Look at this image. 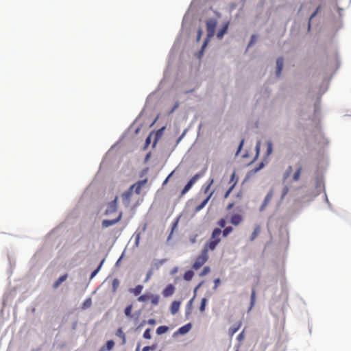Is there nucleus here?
Masks as SVG:
<instances>
[{"label":"nucleus","instance_id":"nucleus-1","mask_svg":"<svg viewBox=\"0 0 351 351\" xmlns=\"http://www.w3.org/2000/svg\"><path fill=\"white\" fill-rule=\"evenodd\" d=\"M221 230L219 228H215L212 232L208 241L205 244L204 249L213 251L221 241Z\"/></svg>","mask_w":351,"mask_h":351},{"label":"nucleus","instance_id":"nucleus-2","mask_svg":"<svg viewBox=\"0 0 351 351\" xmlns=\"http://www.w3.org/2000/svg\"><path fill=\"white\" fill-rule=\"evenodd\" d=\"M217 21L215 19H210L206 21L207 37L202 45V51H203L205 49L210 39L214 36Z\"/></svg>","mask_w":351,"mask_h":351},{"label":"nucleus","instance_id":"nucleus-3","mask_svg":"<svg viewBox=\"0 0 351 351\" xmlns=\"http://www.w3.org/2000/svg\"><path fill=\"white\" fill-rule=\"evenodd\" d=\"M208 252L207 250H202L201 254L196 258L193 265V269L197 270L204 265L208 259Z\"/></svg>","mask_w":351,"mask_h":351},{"label":"nucleus","instance_id":"nucleus-4","mask_svg":"<svg viewBox=\"0 0 351 351\" xmlns=\"http://www.w3.org/2000/svg\"><path fill=\"white\" fill-rule=\"evenodd\" d=\"M118 199V196H116L112 201L107 204V208L105 210L106 215H110L117 211Z\"/></svg>","mask_w":351,"mask_h":351},{"label":"nucleus","instance_id":"nucleus-5","mask_svg":"<svg viewBox=\"0 0 351 351\" xmlns=\"http://www.w3.org/2000/svg\"><path fill=\"white\" fill-rule=\"evenodd\" d=\"M123 217V212H119L117 218L114 219H104L101 222V226L104 228H106L109 226H114L121 221Z\"/></svg>","mask_w":351,"mask_h":351},{"label":"nucleus","instance_id":"nucleus-6","mask_svg":"<svg viewBox=\"0 0 351 351\" xmlns=\"http://www.w3.org/2000/svg\"><path fill=\"white\" fill-rule=\"evenodd\" d=\"M147 179L145 178L144 180H139V181L136 182V183L132 184L130 186V188L132 189V191H134L136 194L139 195L141 192L142 188L143 186H145V185L147 184Z\"/></svg>","mask_w":351,"mask_h":351},{"label":"nucleus","instance_id":"nucleus-7","mask_svg":"<svg viewBox=\"0 0 351 351\" xmlns=\"http://www.w3.org/2000/svg\"><path fill=\"white\" fill-rule=\"evenodd\" d=\"M133 191L130 187L128 190L125 191L121 195V198L123 204L127 207L130 205L131 197L132 196Z\"/></svg>","mask_w":351,"mask_h":351},{"label":"nucleus","instance_id":"nucleus-8","mask_svg":"<svg viewBox=\"0 0 351 351\" xmlns=\"http://www.w3.org/2000/svg\"><path fill=\"white\" fill-rule=\"evenodd\" d=\"M200 175L199 174H195L192 178L188 182V183L185 185L184 189H182L181 193L182 195L185 194L186 192H188L192 186L194 184V183L199 178Z\"/></svg>","mask_w":351,"mask_h":351},{"label":"nucleus","instance_id":"nucleus-9","mask_svg":"<svg viewBox=\"0 0 351 351\" xmlns=\"http://www.w3.org/2000/svg\"><path fill=\"white\" fill-rule=\"evenodd\" d=\"M175 291V287L173 285L170 284L167 285L162 291V295L164 297H169L173 294Z\"/></svg>","mask_w":351,"mask_h":351},{"label":"nucleus","instance_id":"nucleus-10","mask_svg":"<svg viewBox=\"0 0 351 351\" xmlns=\"http://www.w3.org/2000/svg\"><path fill=\"white\" fill-rule=\"evenodd\" d=\"M283 64H284V59L283 58L280 57L278 58L276 60V75L277 77H280L282 68H283Z\"/></svg>","mask_w":351,"mask_h":351},{"label":"nucleus","instance_id":"nucleus-11","mask_svg":"<svg viewBox=\"0 0 351 351\" xmlns=\"http://www.w3.org/2000/svg\"><path fill=\"white\" fill-rule=\"evenodd\" d=\"M243 221V217L239 214H234L232 215L230 222L234 226L239 225Z\"/></svg>","mask_w":351,"mask_h":351},{"label":"nucleus","instance_id":"nucleus-12","mask_svg":"<svg viewBox=\"0 0 351 351\" xmlns=\"http://www.w3.org/2000/svg\"><path fill=\"white\" fill-rule=\"evenodd\" d=\"M214 191H212L210 192L208 195L207 197H206V199L199 204L197 206H196L195 208V211H199L200 210H202L208 203V202L209 201V199H210L211 196L213 195Z\"/></svg>","mask_w":351,"mask_h":351},{"label":"nucleus","instance_id":"nucleus-13","mask_svg":"<svg viewBox=\"0 0 351 351\" xmlns=\"http://www.w3.org/2000/svg\"><path fill=\"white\" fill-rule=\"evenodd\" d=\"M116 336H117L118 337H119L121 339V345L123 346L126 343V337H125V333L123 332V330L121 328H119L117 329V330L116 331V333H115Z\"/></svg>","mask_w":351,"mask_h":351},{"label":"nucleus","instance_id":"nucleus-14","mask_svg":"<svg viewBox=\"0 0 351 351\" xmlns=\"http://www.w3.org/2000/svg\"><path fill=\"white\" fill-rule=\"evenodd\" d=\"M272 197H273V191H270L265 196L263 203L261 206V210H263L267 206L268 203L271 201Z\"/></svg>","mask_w":351,"mask_h":351},{"label":"nucleus","instance_id":"nucleus-15","mask_svg":"<svg viewBox=\"0 0 351 351\" xmlns=\"http://www.w3.org/2000/svg\"><path fill=\"white\" fill-rule=\"evenodd\" d=\"M143 289V286L141 285H138L136 286L134 288L130 289L129 292L137 296L142 292Z\"/></svg>","mask_w":351,"mask_h":351},{"label":"nucleus","instance_id":"nucleus-16","mask_svg":"<svg viewBox=\"0 0 351 351\" xmlns=\"http://www.w3.org/2000/svg\"><path fill=\"white\" fill-rule=\"evenodd\" d=\"M180 306V302L173 301L171 305V313L173 315H175L176 313H177L179 311Z\"/></svg>","mask_w":351,"mask_h":351},{"label":"nucleus","instance_id":"nucleus-17","mask_svg":"<svg viewBox=\"0 0 351 351\" xmlns=\"http://www.w3.org/2000/svg\"><path fill=\"white\" fill-rule=\"evenodd\" d=\"M68 275L64 274L61 276L53 285V289H57L64 281L66 280Z\"/></svg>","mask_w":351,"mask_h":351},{"label":"nucleus","instance_id":"nucleus-18","mask_svg":"<svg viewBox=\"0 0 351 351\" xmlns=\"http://www.w3.org/2000/svg\"><path fill=\"white\" fill-rule=\"evenodd\" d=\"M228 28V23H226L223 25L222 28L217 32V37L219 39H221L224 34L226 33Z\"/></svg>","mask_w":351,"mask_h":351},{"label":"nucleus","instance_id":"nucleus-19","mask_svg":"<svg viewBox=\"0 0 351 351\" xmlns=\"http://www.w3.org/2000/svg\"><path fill=\"white\" fill-rule=\"evenodd\" d=\"M261 232V227L259 225H257L255 228H254V230L250 237V241H253L257 237L258 235L260 234Z\"/></svg>","mask_w":351,"mask_h":351},{"label":"nucleus","instance_id":"nucleus-20","mask_svg":"<svg viewBox=\"0 0 351 351\" xmlns=\"http://www.w3.org/2000/svg\"><path fill=\"white\" fill-rule=\"evenodd\" d=\"M302 170V166L300 165H299L296 171L294 173V174L293 176L292 179L293 181L296 182V181L299 180Z\"/></svg>","mask_w":351,"mask_h":351},{"label":"nucleus","instance_id":"nucleus-21","mask_svg":"<svg viewBox=\"0 0 351 351\" xmlns=\"http://www.w3.org/2000/svg\"><path fill=\"white\" fill-rule=\"evenodd\" d=\"M241 326V322L239 323L237 325H234L233 326H232L229 329V333L230 334V335H233L234 334H235L239 330Z\"/></svg>","mask_w":351,"mask_h":351},{"label":"nucleus","instance_id":"nucleus-22","mask_svg":"<svg viewBox=\"0 0 351 351\" xmlns=\"http://www.w3.org/2000/svg\"><path fill=\"white\" fill-rule=\"evenodd\" d=\"M119 285H120V282H119V279L114 278L112 280V291L113 293H115L117 291L118 287H119Z\"/></svg>","mask_w":351,"mask_h":351},{"label":"nucleus","instance_id":"nucleus-23","mask_svg":"<svg viewBox=\"0 0 351 351\" xmlns=\"http://www.w3.org/2000/svg\"><path fill=\"white\" fill-rule=\"evenodd\" d=\"M149 298L151 299L152 304L154 305H157L160 300V296L158 295L150 294Z\"/></svg>","mask_w":351,"mask_h":351},{"label":"nucleus","instance_id":"nucleus-24","mask_svg":"<svg viewBox=\"0 0 351 351\" xmlns=\"http://www.w3.org/2000/svg\"><path fill=\"white\" fill-rule=\"evenodd\" d=\"M132 308H133V306L132 304H130L125 307V308L124 310V313H125V316H127L128 317H132Z\"/></svg>","mask_w":351,"mask_h":351},{"label":"nucleus","instance_id":"nucleus-25","mask_svg":"<svg viewBox=\"0 0 351 351\" xmlns=\"http://www.w3.org/2000/svg\"><path fill=\"white\" fill-rule=\"evenodd\" d=\"M168 330V327L166 326H159L158 327V328L156 329V333L158 335H162L165 332H167Z\"/></svg>","mask_w":351,"mask_h":351},{"label":"nucleus","instance_id":"nucleus-26","mask_svg":"<svg viewBox=\"0 0 351 351\" xmlns=\"http://www.w3.org/2000/svg\"><path fill=\"white\" fill-rule=\"evenodd\" d=\"M114 346V342L113 340H108L106 345L104 346L106 348V351H110L111 350Z\"/></svg>","mask_w":351,"mask_h":351},{"label":"nucleus","instance_id":"nucleus-27","mask_svg":"<svg viewBox=\"0 0 351 351\" xmlns=\"http://www.w3.org/2000/svg\"><path fill=\"white\" fill-rule=\"evenodd\" d=\"M193 275H194L193 271L189 270L184 273V279L185 280L189 281L193 278Z\"/></svg>","mask_w":351,"mask_h":351},{"label":"nucleus","instance_id":"nucleus-28","mask_svg":"<svg viewBox=\"0 0 351 351\" xmlns=\"http://www.w3.org/2000/svg\"><path fill=\"white\" fill-rule=\"evenodd\" d=\"M292 172V167L289 166L283 174V180L285 181Z\"/></svg>","mask_w":351,"mask_h":351},{"label":"nucleus","instance_id":"nucleus-29","mask_svg":"<svg viewBox=\"0 0 351 351\" xmlns=\"http://www.w3.org/2000/svg\"><path fill=\"white\" fill-rule=\"evenodd\" d=\"M207 301H208L207 299L205 298L202 299L200 306H199V311L201 312H204L205 311Z\"/></svg>","mask_w":351,"mask_h":351},{"label":"nucleus","instance_id":"nucleus-30","mask_svg":"<svg viewBox=\"0 0 351 351\" xmlns=\"http://www.w3.org/2000/svg\"><path fill=\"white\" fill-rule=\"evenodd\" d=\"M272 143L271 141H269L267 142V155L269 156L271 154L273 149H272Z\"/></svg>","mask_w":351,"mask_h":351},{"label":"nucleus","instance_id":"nucleus-31","mask_svg":"<svg viewBox=\"0 0 351 351\" xmlns=\"http://www.w3.org/2000/svg\"><path fill=\"white\" fill-rule=\"evenodd\" d=\"M233 230L231 226L226 227L223 232L221 231V233L223 234V236L224 237H227L230 232H232Z\"/></svg>","mask_w":351,"mask_h":351},{"label":"nucleus","instance_id":"nucleus-32","mask_svg":"<svg viewBox=\"0 0 351 351\" xmlns=\"http://www.w3.org/2000/svg\"><path fill=\"white\" fill-rule=\"evenodd\" d=\"M150 294H143L138 298V302H146L149 299Z\"/></svg>","mask_w":351,"mask_h":351},{"label":"nucleus","instance_id":"nucleus-33","mask_svg":"<svg viewBox=\"0 0 351 351\" xmlns=\"http://www.w3.org/2000/svg\"><path fill=\"white\" fill-rule=\"evenodd\" d=\"M190 328H191V325L190 324H187V325H185V326L181 327L179 329V331H180V333L184 334V333L187 332L189 330Z\"/></svg>","mask_w":351,"mask_h":351},{"label":"nucleus","instance_id":"nucleus-34","mask_svg":"<svg viewBox=\"0 0 351 351\" xmlns=\"http://www.w3.org/2000/svg\"><path fill=\"white\" fill-rule=\"evenodd\" d=\"M255 300H256V291L255 290L253 289L252 291V294H251V308L253 307V306L254 305V303H255Z\"/></svg>","mask_w":351,"mask_h":351},{"label":"nucleus","instance_id":"nucleus-35","mask_svg":"<svg viewBox=\"0 0 351 351\" xmlns=\"http://www.w3.org/2000/svg\"><path fill=\"white\" fill-rule=\"evenodd\" d=\"M92 304V300L90 298H87L83 303V308H89Z\"/></svg>","mask_w":351,"mask_h":351},{"label":"nucleus","instance_id":"nucleus-36","mask_svg":"<svg viewBox=\"0 0 351 351\" xmlns=\"http://www.w3.org/2000/svg\"><path fill=\"white\" fill-rule=\"evenodd\" d=\"M213 182H214L213 179H210L209 180V183L208 184V185L204 189V193L205 194L208 193L209 189L210 188V186L213 184Z\"/></svg>","mask_w":351,"mask_h":351},{"label":"nucleus","instance_id":"nucleus-37","mask_svg":"<svg viewBox=\"0 0 351 351\" xmlns=\"http://www.w3.org/2000/svg\"><path fill=\"white\" fill-rule=\"evenodd\" d=\"M143 337L147 339H151V330L149 328H147L145 330L143 333Z\"/></svg>","mask_w":351,"mask_h":351},{"label":"nucleus","instance_id":"nucleus-38","mask_svg":"<svg viewBox=\"0 0 351 351\" xmlns=\"http://www.w3.org/2000/svg\"><path fill=\"white\" fill-rule=\"evenodd\" d=\"M210 272V268L208 267H204L203 270L200 273L201 276L207 275Z\"/></svg>","mask_w":351,"mask_h":351},{"label":"nucleus","instance_id":"nucleus-39","mask_svg":"<svg viewBox=\"0 0 351 351\" xmlns=\"http://www.w3.org/2000/svg\"><path fill=\"white\" fill-rule=\"evenodd\" d=\"M102 263H103V261L100 263L99 267L92 272L91 276H90L91 278H93L97 274V272L99 271V269H100V268L101 267Z\"/></svg>","mask_w":351,"mask_h":351},{"label":"nucleus","instance_id":"nucleus-40","mask_svg":"<svg viewBox=\"0 0 351 351\" xmlns=\"http://www.w3.org/2000/svg\"><path fill=\"white\" fill-rule=\"evenodd\" d=\"M289 190V187L287 186H285L283 188L282 192V196H281L282 198L285 197V196L288 193Z\"/></svg>","mask_w":351,"mask_h":351},{"label":"nucleus","instance_id":"nucleus-41","mask_svg":"<svg viewBox=\"0 0 351 351\" xmlns=\"http://www.w3.org/2000/svg\"><path fill=\"white\" fill-rule=\"evenodd\" d=\"M202 35V28H199L197 30V41L199 42L201 39Z\"/></svg>","mask_w":351,"mask_h":351},{"label":"nucleus","instance_id":"nucleus-42","mask_svg":"<svg viewBox=\"0 0 351 351\" xmlns=\"http://www.w3.org/2000/svg\"><path fill=\"white\" fill-rule=\"evenodd\" d=\"M226 220L224 219H221L219 221H218V225L221 227V228H224L226 226Z\"/></svg>","mask_w":351,"mask_h":351},{"label":"nucleus","instance_id":"nucleus-43","mask_svg":"<svg viewBox=\"0 0 351 351\" xmlns=\"http://www.w3.org/2000/svg\"><path fill=\"white\" fill-rule=\"evenodd\" d=\"M179 106V102L178 101H176L173 107V108L171 109V110L169 112V114H171L173 113L176 109H177Z\"/></svg>","mask_w":351,"mask_h":351},{"label":"nucleus","instance_id":"nucleus-44","mask_svg":"<svg viewBox=\"0 0 351 351\" xmlns=\"http://www.w3.org/2000/svg\"><path fill=\"white\" fill-rule=\"evenodd\" d=\"M234 186V184H233L226 193L225 195H224V197L226 198L228 197V195H230V193H231V191H232L233 188Z\"/></svg>","mask_w":351,"mask_h":351},{"label":"nucleus","instance_id":"nucleus-45","mask_svg":"<svg viewBox=\"0 0 351 351\" xmlns=\"http://www.w3.org/2000/svg\"><path fill=\"white\" fill-rule=\"evenodd\" d=\"M256 36L255 35H253L251 38V40H250L248 46L253 45V43H255V41H256Z\"/></svg>","mask_w":351,"mask_h":351},{"label":"nucleus","instance_id":"nucleus-46","mask_svg":"<svg viewBox=\"0 0 351 351\" xmlns=\"http://www.w3.org/2000/svg\"><path fill=\"white\" fill-rule=\"evenodd\" d=\"M214 282H215L214 289H216L217 288L219 284L220 283V279L219 278L215 279Z\"/></svg>","mask_w":351,"mask_h":351},{"label":"nucleus","instance_id":"nucleus-47","mask_svg":"<svg viewBox=\"0 0 351 351\" xmlns=\"http://www.w3.org/2000/svg\"><path fill=\"white\" fill-rule=\"evenodd\" d=\"M243 143H244V140L243 139V140L241 141L240 144H239V148H238V150H237V154H239V152L241 151V148H242V147H243Z\"/></svg>","mask_w":351,"mask_h":351},{"label":"nucleus","instance_id":"nucleus-48","mask_svg":"<svg viewBox=\"0 0 351 351\" xmlns=\"http://www.w3.org/2000/svg\"><path fill=\"white\" fill-rule=\"evenodd\" d=\"M318 11H319V8H317V10L311 14V16L310 17V20L316 16Z\"/></svg>","mask_w":351,"mask_h":351},{"label":"nucleus","instance_id":"nucleus-49","mask_svg":"<svg viewBox=\"0 0 351 351\" xmlns=\"http://www.w3.org/2000/svg\"><path fill=\"white\" fill-rule=\"evenodd\" d=\"M173 172L171 173H170L167 178L166 179L164 180L162 184L165 185L166 184L167 182H168V180H169V178H170V176L172 175Z\"/></svg>","mask_w":351,"mask_h":351},{"label":"nucleus","instance_id":"nucleus-50","mask_svg":"<svg viewBox=\"0 0 351 351\" xmlns=\"http://www.w3.org/2000/svg\"><path fill=\"white\" fill-rule=\"evenodd\" d=\"M147 322L149 324L153 325L155 324L156 321L154 319H149Z\"/></svg>","mask_w":351,"mask_h":351},{"label":"nucleus","instance_id":"nucleus-51","mask_svg":"<svg viewBox=\"0 0 351 351\" xmlns=\"http://www.w3.org/2000/svg\"><path fill=\"white\" fill-rule=\"evenodd\" d=\"M151 349H152V347H150V346H145L143 348L142 351H149Z\"/></svg>","mask_w":351,"mask_h":351},{"label":"nucleus","instance_id":"nucleus-52","mask_svg":"<svg viewBox=\"0 0 351 351\" xmlns=\"http://www.w3.org/2000/svg\"><path fill=\"white\" fill-rule=\"evenodd\" d=\"M259 149H260V142H258L256 145V149L257 151V154L259 152Z\"/></svg>","mask_w":351,"mask_h":351},{"label":"nucleus","instance_id":"nucleus-53","mask_svg":"<svg viewBox=\"0 0 351 351\" xmlns=\"http://www.w3.org/2000/svg\"><path fill=\"white\" fill-rule=\"evenodd\" d=\"M243 337V331L239 335L238 339H239V340H241Z\"/></svg>","mask_w":351,"mask_h":351},{"label":"nucleus","instance_id":"nucleus-54","mask_svg":"<svg viewBox=\"0 0 351 351\" xmlns=\"http://www.w3.org/2000/svg\"><path fill=\"white\" fill-rule=\"evenodd\" d=\"M264 166L263 163L261 162L260 165H259V167L258 168L256 169V171H258V170H260L261 168H263V167Z\"/></svg>","mask_w":351,"mask_h":351},{"label":"nucleus","instance_id":"nucleus-55","mask_svg":"<svg viewBox=\"0 0 351 351\" xmlns=\"http://www.w3.org/2000/svg\"><path fill=\"white\" fill-rule=\"evenodd\" d=\"M234 206V204L233 203H231L230 204H228V207H227V209L228 210H230L232 208V206Z\"/></svg>","mask_w":351,"mask_h":351},{"label":"nucleus","instance_id":"nucleus-56","mask_svg":"<svg viewBox=\"0 0 351 351\" xmlns=\"http://www.w3.org/2000/svg\"><path fill=\"white\" fill-rule=\"evenodd\" d=\"M152 274V271H150L148 274H147V278H146V280H147L149 278V276L150 275Z\"/></svg>","mask_w":351,"mask_h":351},{"label":"nucleus","instance_id":"nucleus-57","mask_svg":"<svg viewBox=\"0 0 351 351\" xmlns=\"http://www.w3.org/2000/svg\"><path fill=\"white\" fill-rule=\"evenodd\" d=\"M152 274V271H150L148 274H147V278H146V280H147L149 278V276L150 275Z\"/></svg>","mask_w":351,"mask_h":351},{"label":"nucleus","instance_id":"nucleus-58","mask_svg":"<svg viewBox=\"0 0 351 351\" xmlns=\"http://www.w3.org/2000/svg\"><path fill=\"white\" fill-rule=\"evenodd\" d=\"M150 143V137L149 136L147 139H146V143L147 144H149Z\"/></svg>","mask_w":351,"mask_h":351},{"label":"nucleus","instance_id":"nucleus-59","mask_svg":"<svg viewBox=\"0 0 351 351\" xmlns=\"http://www.w3.org/2000/svg\"><path fill=\"white\" fill-rule=\"evenodd\" d=\"M99 351H106L105 347L101 348V349Z\"/></svg>","mask_w":351,"mask_h":351},{"label":"nucleus","instance_id":"nucleus-60","mask_svg":"<svg viewBox=\"0 0 351 351\" xmlns=\"http://www.w3.org/2000/svg\"><path fill=\"white\" fill-rule=\"evenodd\" d=\"M139 348H140V345L138 344V346H137V348H136V351H139Z\"/></svg>","mask_w":351,"mask_h":351},{"label":"nucleus","instance_id":"nucleus-61","mask_svg":"<svg viewBox=\"0 0 351 351\" xmlns=\"http://www.w3.org/2000/svg\"><path fill=\"white\" fill-rule=\"evenodd\" d=\"M202 283L199 284L198 286L195 288V289H198L201 286Z\"/></svg>","mask_w":351,"mask_h":351},{"label":"nucleus","instance_id":"nucleus-62","mask_svg":"<svg viewBox=\"0 0 351 351\" xmlns=\"http://www.w3.org/2000/svg\"><path fill=\"white\" fill-rule=\"evenodd\" d=\"M234 173H233V174H232V178H234Z\"/></svg>","mask_w":351,"mask_h":351}]
</instances>
